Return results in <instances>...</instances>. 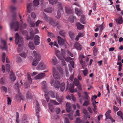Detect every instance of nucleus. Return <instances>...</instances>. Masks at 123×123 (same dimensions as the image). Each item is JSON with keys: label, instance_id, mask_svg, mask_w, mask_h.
<instances>
[{"label": "nucleus", "instance_id": "nucleus-19", "mask_svg": "<svg viewBox=\"0 0 123 123\" xmlns=\"http://www.w3.org/2000/svg\"><path fill=\"white\" fill-rule=\"evenodd\" d=\"M75 13L78 15L80 16L83 13V12L82 10H79L77 8H76L75 10Z\"/></svg>", "mask_w": 123, "mask_h": 123}, {"label": "nucleus", "instance_id": "nucleus-18", "mask_svg": "<svg viewBox=\"0 0 123 123\" xmlns=\"http://www.w3.org/2000/svg\"><path fill=\"white\" fill-rule=\"evenodd\" d=\"M16 99L19 101L21 100H23L24 97V96L21 95V94L18 93V94L16 95Z\"/></svg>", "mask_w": 123, "mask_h": 123}, {"label": "nucleus", "instance_id": "nucleus-61", "mask_svg": "<svg viewBox=\"0 0 123 123\" xmlns=\"http://www.w3.org/2000/svg\"><path fill=\"white\" fill-rule=\"evenodd\" d=\"M6 68L7 70L9 72L10 70V65L8 64H7L6 65Z\"/></svg>", "mask_w": 123, "mask_h": 123}, {"label": "nucleus", "instance_id": "nucleus-10", "mask_svg": "<svg viewBox=\"0 0 123 123\" xmlns=\"http://www.w3.org/2000/svg\"><path fill=\"white\" fill-rule=\"evenodd\" d=\"M40 37L37 35L35 36L34 39V42L35 45H37L39 44L40 42Z\"/></svg>", "mask_w": 123, "mask_h": 123}, {"label": "nucleus", "instance_id": "nucleus-57", "mask_svg": "<svg viewBox=\"0 0 123 123\" xmlns=\"http://www.w3.org/2000/svg\"><path fill=\"white\" fill-rule=\"evenodd\" d=\"M43 15L44 16V19L46 21H48V19L47 16L46 15L44 12H43Z\"/></svg>", "mask_w": 123, "mask_h": 123}, {"label": "nucleus", "instance_id": "nucleus-49", "mask_svg": "<svg viewBox=\"0 0 123 123\" xmlns=\"http://www.w3.org/2000/svg\"><path fill=\"white\" fill-rule=\"evenodd\" d=\"M31 30V31L30 32V36L31 37V38L32 39H33L34 37V34L33 30L32 29Z\"/></svg>", "mask_w": 123, "mask_h": 123}, {"label": "nucleus", "instance_id": "nucleus-1", "mask_svg": "<svg viewBox=\"0 0 123 123\" xmlns=\"http://www.w3.org/2000/svg\"><path fill=\"white\" fill-rule=\"evenodd\" d=\"M15 43L16 45L19 44L18 47V52H20L22 50V49L20 47L23 43V38L22 37H20L18 33H17L15 35Z\"/></svg>", "mask_w": 123, "mask_h": 123}, {"label": "nucleus", "instance_id": "nucleus-36", "mask_svg": "<svg viewBox=\"0 0 123 123\" xmlns=\"http://www.w3.org/2000/svg\"><path fill=\"white\" fill-rule=\"evenodd\" d=\"M73 83L76 86H78L79 84V80L77 79H74L73 82Z\"/></svg>", "mask_w": 123, "mask_h": 123}, {"label": "nucleus", "instance_id": "nucleus-44", "mask_svg": "<svg viewBox=\"0 0 123 123\" xmlns=\"http://www.w3.org/2000/svg\"><path fill=\"white\" fill-rule=\"evenodd\" d=\"M59 33L61 36L63 37H65V33L64 31L62 30L60 31L59 32Z\"/></svg>", "mask_w": 123, "mask_h": 123}, {"label": "nucleus", "instance_id": "nucleus-50", "mask_svg": "<svg viewBox=\"0 0 123 123\" xmlns=\"http://www.w3.org/2000/svg\"><path fill=\"white\" fill-rule=\"evenodd\" d=\"M56 25L58 29H60L62 27L61 25L60 24V22L58 21H57L56 22Z\"/></svg>", "mask_w": 123, "mask_h": 123}, {"label": "nucleus", "instance_id": "nucleus-39", "mask_svg": "<svg viewBox=\"0 0 123 123\" xmlns=\"http://www.w3.org/2000/svg\"><path fill=\"white\" fill-rule=\"evenodd\" d=\"M44 11L47 13H50L52 12V8L50 7L48 8L45 9L44 10Z\"/></svg>", "mask_w": 123, "mask_h": 123}, {"label": "nucleus", "instance_id": "nucleus-32", "mask_svg": "<svg viewBox=\"0 0 123 123\" xmlns=\"http://www.w3.org/2000/svg\"><path fill=\"white\" fill-rule=\"evenodd\" d=\"M60 90L62 92H63L65 88V84L64 83H62L60 84Z\"/></svg>", "mask_w": 123, "mask_h": 123}, {"label": "nucleus", "instance_id": "nucleus-14", "mask_svg": "<svg viewBox=\"0 0 123 123\" xmlns=\"http://www.w3.org/2000/svg\"><path fill=\"white\" fill-rule=\"evenodd\" d=\"M66 110L68 112H69L72 110V107L70 104L67 102L66 104Z\"/></svg>", "mask_w": 123, "mask_h": 123}, {"label": "nucleus", "instance_id": "nucleus-47", "mask_svg": "<svg viewBox=\"0 0 123 123\" xmlns=\"http://www.w3.org/2000/svg\"><path fill=\"white\" fill-rule=\"evenodd\" d=\"M57 5L59 8V9L61 10H62L63 9V8L60 2H57Z\"/></svg>", "mask_w": 123, "mask_h": 123}, {"label": "nucleus", "instance_id": "nucleus-8", "mask_svg": "<svg viewBox=\"0 0 123 123\" xmlns=\"http://www.w3.org/2000/svg\"><path fill=\"white\" fill-rule=\"evenodd\" d=\"M36 106L35 107L36 113L37 117L38 118L39 117V112L40 111L39 108V105L37 100L36 101Z\"/></svg>", "mask_w": 123, "mask_h": 123}, {"label": "nucleus", "instance_id": "nucleus-20", "mask_svg": "<svg viewBox=\"0 0 123 123\" xmlns=\"http://www.w3.org/2000/svg\"><path fill=\"white\" fill-rule=\"evenodd\" d=\"M33 97L31 95V92L30 91L27 92L26 96V98L27 99H31L33 98Z\"/></svg>", "mask_w": 123, "mask_h": 123}, {"label": "nucleus", "instance_id": "nucleus-52", "mask_svg": "<svg viewBox=\"0 0 123 123\" xmlns=\"http://www.w3.org/2000/svg\"><path fill=\"white\" fill-rule=\"evenodd\" d=\"M57 68L58 70L61 73H62V70L61 67L59 65H57Z\"/></svg>", "mask_w": 123, "mask_h": 123}, {"label": "nucleus", "instance_id": "nucleus-38", "mask_svg": "<svg viewBox=\"0 0 123 123\" xmlns=\"http://www.w3.org/2000/svg\"><path fill=\"white\" fill-rule=\"evenodd\" d=\"M80 22L82 23L85 24L84 16V15H81V18L80 19Z\"/></svg>", "mask_w": 123, "mask_h": 123}, {"label": "nucleus", "instance_id": "nucleus-51", "mask_svg": "<svg viewBox=\"0 0 123 123\" xmlns=\"http://www.w3.org/2000/svg\"><path fill=\"white\" fill-rule=\"evenodd\" d=\"M6 57V54L4 52L3 53L2 56V61L4 63L5 62Z\"/></svg>", "mask_w": 123, "mask_h": 123}, {"label": "nucleus", "instance_id": "nucleus-59", "mask_svg": "<svg viewBox=\"0 0 123 123\" xmlns=\"http://www.w3.org/2000/svg\"><path fill=\"white\" fill-rule=\"evenodd\" d=\"M61 52L62 54V56L63 58H64V56L65 55V51L63 49H61Z\"/></svg>", "mask_w": 123, "mask_h": 123}, {"label": "nucleus", "instance_id": "nucleus-46", "mask_svg": "<svg viewBox=\"0 0 123 123\" xmlns=\"http://www.w3.org/2000/svg\"><path fill=\"white\" fill-rule=\"evenodd\" d=\"M34 6H37L39 4V0H34L33 2Z\"/></svg>", "mask_w": 123, "mask_h": 123}, {"label": "nucleus", "instance_id": "nucleus-34", "mask_svg": "<svg viewBox=\"0 0 123 123\" xmlns=\"http://www.w3.org/2000/svg\"><path fill=\"white\" fill-rule=\"evenodd\" d=\"M66 10L67 13L72 14L73 13V10L70 8H66Z\"/></svg>", "mask_w": 123, "mask_h": 123}, {"label": "nucleus", "instance_id": "nucleus-63", "mask_svg": "<svg viewBox=\"0 0 123 123\" xmlns=\"http://www.w3.org/2000/svg\"><path fill=\"white\" fill-rule=\"evenodd\" d=\"M113 109L114 111L115 112L119 110V108L116 107L115 105H113Z\"/></svg>", "mask_w": 123, "mask_h": 123}, {"label": "nucleus", "instance_id": "nucleus-28", "mask_svg": "<svg viewBox=\"0 0 123 123\" xmlns=\"http://www.w3.org/2000/svg\"><path fill=\"white\" fill-rule=\"evenodd\" d=\"M68 33L71 39H73L75 37V35L74 32L72 31H70Z\"/></svg>", "mask_w": 123, "mask_h": 123}, {"label": "nucleus", "instance_id": "nucleus-23", "mask_svg": "<svg viewBox=\"0 0 123 123\" xmlns=\"http://www.w3.org/2000/svg\"><path fill=\"white\" fill-rule=\"evenodd\" d=\"M42 88L43 89V90L44 91L47 88L46 82L45 81H43L42 83Z\"/></svg>", "mask_w": 123, "mask_h": 123}, {"label": "nucleus", "instance_id": "nucleus-15", "mask_svg": "<svg viewBox=\"0 0 123 123\" xmlns=\"http://www.w3.org/2000/svg\"><path fill=\"white\" fill-rule=\"evenodd\" d=\"M74 47L78 50H80L81 47L80 44L78 42H76L74 45Z\"/></svg>", "mask_w": 123, "mask_h": 123}, {"label": "nucleus", "instance_id": "nucleus-60", "mask_svg": "<svg viewBox=\"0 0 123 123\" xmlns=\"http://www.w3.org/2000/svg\"><path fill=\"white\" fill-rule=\"evenodd\" d=\"M1 89L4 92H6L7 91V88L5 86H2L1 87Z\"/></svg>", "mask_w": 123, "mask_h": 123}, {"label": "nucleus", "instance_id": "nucleus-21", "mask_svg": "<svg viewBox=\"0 0 123 123\" xmlns=\"http://www.w3.org/2000/svg\"><path fill=\"white\" fill-rule=\"evenodd\" d=\"M76 26L77 27L78 29L81 30L84 28V26L80 24L79 22H77L76 24Z\"/></svg>", "mask_w": 123, "mask_h": 123}, {"label": "nucleus", "instance_id": "nucleus-43", "mask_svg": "<svg viewBox=\"0 0 123 123\" xmlns=\"http://www.w3.org/2000/svg\"><path fill=\"white\" fill-rule=\"evenodd\" d=\"M60 51L58 50H57L55 52V54L56 55L59 59H61L60 57H61L60 56Z\"/></svg>", "mask_w": 123, "mask_h": 123}, {"label": "nucleus", "instance_id": "nucleus-30", "mask_svg": "<svg viewBox=\"0 0 123 123\" xmlns=\"http://www.w3.org/2000/svg\"><path fill=\"white\" fill-rule=\"evenodd\" d=\"M48 105L50 110L51 112H53L54 109V107L50 103H49Z\"/></svg>", "mask_w": 123, "mask_h": 123}, {"label": "nucleus", "instance_id": "nucleus-33", "mask_svg": "<svg viewBox=\"0 0 123 123\" xmlns=\"http://www.w3.org/2000/svg\"><path fill=\"white\" fill-rule=\"evenodd\" d=\"M92 104L94 107V108L93 109V111L96 114H97V111H96L97 109V106L93 102Z\"/></svg>", "mask_w": 123, "mask_h": 123}, {"label": "nucleus", "instance_id": "nucleus-26", "mask_svg": "<svg viewBox=\"0 0 123 123\" xmlns=\"http://www.w3.org/2000/svg\"><path fill=\"white\" fill-rule=\"evenodd\" d=\"M22 123H27L28 122L27 120V118L25 115H24L23 116L22 121Z\"/></svg>", "mask_w": 123, "mask_h": 123}, {"label": "nucleus", "instance_id": "nucleus-17", "mask_svg": "<svg viewBox=\"0 0 123 123\" xmlns=\"http://www.w3.org/2000/svg\"><path fill=\"white\" fill-rule=\"evenodd\" d=\"M10 77L11 80L12 81H14L16 80V78L14 75L12 71H11L10 73Z\"/></svg>", "mask_w": 123, "mask_h": 123}, {"label": "nucleus", "instance_id": "nucleus-58", "mask_svg": "<svg viewBox=\"0 0 123 123\" xmlns=\"http://www.w3.org/2000/svg\"><path fill=\"white\" fill-rule=\"evenodd\" d=\"M69 118L71 120L73 119V114L72 113H70L68 115Z\"/></svg>", "mask_w": 123, "mask_h": 123}, {"label": "nucleus", "instance_id": "nucleus-4", "mask_svg": "<svg viewBox=\"0 0 123 123\" xmlns=\"http://www.w3.org/2000/svg\"><path fill=\"white\" fill-rule=\"evenodd\" d=\"M111 111L110 110H108L105 114V115L106 119H110L112 123L115 122V121L114 119L110 115V113H111Z\"/></svg>", "mask_w": 123, "mask_h": 123}, {"label": "nucleus", "instance_id": "nucleus-29", "mask_svg": "<svg viewBox=\"0 0 123 123\" xmlns=\"http://www.w3.org/2000/svg\"><path fill=\"white\" fill-rule=\"evenodd\" d=\"M84 121L81 120L79 117L76 118L75 122V123H84Z\"/></svg>", "mask_w": 123, "mask_h": 123}, {"label": "nucleus", "instance_id": "nucleus-3", "mask_svg": "<svg viewBox=\"0 0 123 123\" xmlns=\"http://www.w3.org/2000/svg\"><path fill=\"white\" fill-rule=\"evenodd\" d=\"M10 25L11 29H13L15 31H17L18 30L19 28V23L17 21L12 22Z\"/></svg>", "mask_w": 123, "mask_h": 123}, {"label": "nucleus", "instance_id": "nucleus-22", "mask_svg": "<svg viewBox=\"0 0 123 123\" xmlns=\"http://www.w3.org/2000/svg\"><path fill=\"white\" fill-rule=\"evenodd\" d=\"M54 86L55 88H59L60 87V82L58 80H56L55 84H54Z\"/></svg>", "mask_w": 123, "mask_h": 123}, {"label": "nucleus", "instance_id": "nucleus-42", "mask_svg": "<svg viewBox=\"0 0 123 123\" xmlns=\"http://www.w3.org/2000/svg\"><path fill=\"white\" fill-rule=\"evenodd\" d=\"M28 22L29 21V20L30 21V26L32 27H34L35 24V23L34 22H33L31 21V19L30 18L28 19Z\"/></svg>", "mask_w": 123, "mask_h": 123}, {"label": "nucleus", "instance_id": "nucleus-48", "mask_svg": "<svg viewBox=\"0 0 123 123\" xmlns=\"http://www.w3.org/2000/svg\"><path fill=\"white\" fill-rule=\"evenodd\" d=\"M61 17V15L60 11H57V15L56 16V18L59 19Z\"/></svg>", "mask_w": 123, "mask_h": 123}, {"label": "nucleus", "instance_id": "nucleus-55", "mask_svg": "<svg viewBox=\"0 0 123 123\" xmlns=\"http://www.w3.org/2000/svg\"><path fill=\"white\" fill-rule=\"evenodd\" d=\"M90 99V97L88 94L87 93L85 92V100Z\"/></svg>", "mask_w": 123, "mask_h": 123}, {"label": "nucleus", "instance_id": "nucleus-9", "mask_svg": "<svg viewBox=\"0 0 123 123\" xmlns=\"http://www.w3.org/2000/svg\"><path fill=\"white\" fill-rule=\"evenodd\" d=\"M79 61L81 65H82V68H85V61H83V59L85 58V56L84 55H80L79 56Z\"/></svg>", "mask_w": 123, "mask_h": 123}, {"label": "nucleus", "instance_id": "nucleus-16", "mask_svg": "<svg viewBox=\"0 0 123 123\" xmlns=\"http://www.w3.org/2000/svg\"><path fill=\"white\" fill-rule=\"evenodd\" d=\"M116 22L118 24H122L123 22V20L122 17L119 16L118 18L116 19Z\"/></svg>", "mask_w": 123, "mask_h": 123}, {"label": "nucleus", "instance_id": "nucleus-12", "mask_svg": "<svg viewBox=\"0 0 123 123\" xmlns=\"http://www.w3.org/2000/svg\"><path fill=\"white\" fill-rule=\"evenodd\" d=\"M45 76V73H42L38 74L34 78L35 79L37 80L43 78Z\"/></svg>", "mask_w": 123, "mask_h": 123}, {"label": "nucleus", "instance_id": "nucleus-31", "mask_svg": "<svg viewBox=\"0 0 123 123\" xmlns=\"http://www.w3.org/2000/svg\"><path fill=\"white\" fill-rule=\"evenodd\" d=\"M74 87V86L73 84H69V88L68 90L70 91V92H73V91Z\"/></svg>", "mask_w": 123, "mask_h": 123}, {"label": "nucleus", "instance_id": "nucleus-53", "mask_svg": "<svg viewBox=\"0 0 123 123\" xmlns=\"http://www.w3.org/2000/svg\"><path fill=\"white\" fill-rule=\"evenodd\" d=\"M85 100V106H87L90 104V99Z\"/></svg>", "mask_w": 123, "mask_h": 123}, {"label": "nucleus", "instance_id": "nucleus-7", "mask_svg": "<svg viewBox=\"0 0 123 123\" xmlns=\"http://www.w3.org/2000/svg\"><path fill=\"white\" fill-rule=\"evenodd\" d=\"M58 42L59 45H62L63 44L65 45L66 43H67L66 40L63 39L61 37L58 36Z\"/></svg>", "mask_w": 123, "mask_h": 123}, {"label": "nucleus", "instance_id": "nucleus-6", "mask_svg": "<svg viewBox=\"0 0 123 123\" xmlns=\"http://www.w3.org/2000/svg\"><path fill=\"white\" fill-rule=\"evenodd\" d=\"M47 68L46 66L43 63L41 62L37 67V68L38 70H43Z\"/></svg>", "mask_w": 123, "mask_h": 123}, {"label": "nucleus", "instance_id": "nucleus-25", "mask_svg": "<svg viewBox=\"0 0 123 123\" xmlns=\"http://www.w3.org/2000/svg\"><path fill=\"white\" fill-rule=\"evenodd\" d=\"M49 23L53 27H55L56 26L55 22L51 18L49 19Z\"/></svg>", "mask_w": 123, "mask_h": 123}, {"label": "nucleus", "instance_id": "nucleus-11", "mask_svg": "<svg viewBox=\"0 0 123 123\" xmlns=\"http://www.w3.org/2000/svg\"><path fill=\"white\" fill-rule=\"evenodd\" d=\"M1 43L3 44V46L2 47L1 45L0 46L1 48L3 50L5 49L7 51V47L6 42L4 40H2L1 41Z\"/></svg>", "mask_w": 123, "mask_h": 123}, {"label": "nucleus", "instance_id": "nucleus-13", "mask_svg": "<svg viewBox=\"0 0 123 123\" xmlns=\"http://www.w3.org/2000/svg\"><path fill=\"white\" fill-rule=\"evenodd\" d=\"M55 98L57 101L61 103L63 102V97L62 96L60 97L58 94H56V95Z\"/></svg>", "mask_w": 123, "mask_h": 123}, {"label": "nucleus", "instance_id": "nucleus-37", "mask_svg": "<svg viewBox=\"0 0 123 123\" xmlns=\"http://www.w3.org/2000/svg\"><path fill=\"white\" fill-rule=\"evenodd\" d=\"M117 114L123 120V114L121 111H119L117 113Z\"/></svg>", "mask_w": 123, "mask_h": 123}, {"label": "nucleus", "instance_id": "nucleus-5", "mask_svg": "<svg viewBox=\"0 0 123 123\" xmlns=\"http://www.w3.org/2000/svg\"><path fill=\"white\" fill-rule=\"evenodd\" d=\"M53 74L54 77L55 79H59L60 76L59 73L56 71L55 68L53 67L52 68Z\"/></svg>", "mask_w": 123, "mask_h": 123}, {"label": "nucleus", "instance_id": "nucleus-35", "mask_svg": "<svg viewBox=\"0 0 123 123\" xmlns=\"http://www.w3.org/2000/svg\"><path fill=\"white\" fill-rule=\"evenodd\" d=\"M52 63L54 65H56L57 63V61L56 58L55 57H54L52 59Z\"/></svg>", "mask_w": 123, "mask_h": 123}, {"label": "nucleus", "instance_id": "nucleus-24", "mask_svg": "<svg viewBox=\"0 0 123 123\" xmlns=\"http://www.w3.org/2000/svg\"><path fill=\"white\" fill-rule=\"evenodd\" d=\"M76 18L75 17H74L73 15L70 16L69 18V20L72 23H73L74 22V20H76Z\"/></svg>", "mask_w": 123, "mask_h": 123}, {"label": "nucleus", "instance_id": "nucleus-56", "mask_svg": "<svg viewBox=\"0 0 123 123\" xmlns=\"http://www.w3.org/2000/svg\"><path fill=\"white\" fill-rule=\"evenodd\" d=\"M20 55L22 57L25 58L26 56V53L24 52H22L20 54Z\"/></svg>", "mask_w": 123, "mask_h": 123}, {"label": "nucleus", "instance_id": "nucleus-45", "mask_svg": "<svg viewBox=\"0 0 123 123\" xmlns=\"http://www.w3.org/2000/svg\"><path fill=\"white\" fill-rule=\"evenodd\" d=\"M117 65H119L118 66V69L119 71H121L122 70V64L121 62H120L117 63Z\"/></svg>", "mask_w": 123, "mask_h": 123}, {"label": "nucleus", "instance_id": "nucleus-62", "mask_svg": "<svg viewBox=\"0 0 123 123\" xmlns=\"http://www.w3.org/2000/svg\"><path fill=\"white\" fill-rule=\"evenodd\" d=\"M98 50L96 48H94L93 51V53L94 55L95 56H96L97 55Z\"/></svg>", "mask_w": 123, "mask_h": 123}, {"label": "nucleus", "instance_id": "nucleus-2", "mask_svg": "<svg viewBox=\"0 0 123 123\" xmlns=\"http://www.w3.org/2000/svg\"><path fill=\"white\" fill-rule=\"evenodd\" d=\"M33 53L36 59L33 60L32 65L33 66H35L41 60L40 56V55L38 53H37L35 51H34Z\"/></svg>", "mask_w": 123, "mask_h": 123}, {"label": "nucleus", "instance_id": "nucleus-54", "mask_svg": "<svg viewBox=\"0 0 123 123\" xmlns=\"http://www.w3.org/2000/svg\"><path fill=\"white\" fill-rule=\"evenodd\" d=\"M22 61V59L21 57L19 56L17 57L16 62L18 63L21 62Z\"/></svg>", "mask_w": 123, "mask_h": 123}, {"label": "nucleus", "instance_id": "nucleus-41", "mask_svg": "<svg viewBox=\"0 0 123 123\" xmlns=\"http://www.w3.org/2000/svg\"><path fill=\"white\" fill-rule=\"evenodd\" d=\"M49 3L52 5L55 4L57 3V0H48Z\"/></svg>", "mask_w": 123, "mask_h": 123}, {"label": "nucleus", "instance_id": "nucleus-64", "mask_svg": "<svg viewBox=\"0 0 123 123\" xmlns=\"http://www.w3.org/2000/svg\"><path fill=\"white\" fill-rule=\"evenodd\" d=\"M12 18L13 20H15L16 19V13H13L12 15Z\"/></svg>", "mask_w": 123, "mask_h": 123}, {"label": "nucleus", "instance_id": "nucleus-40", "mask_svg": "<svg viewBox=\"0 0 123 123\" xmlns=\"http://www.w3.org/2000/svg\"><path fill=\"white\" fill-rule=\"evenodd\" d=\"M32 5V4L29 3L27 5V9L28 12L30 13L31 11V7Z\"/></svg>", "mask_w": 123, "mask_h": 123}, {"label": "nucleus", "instance_id": "nucleus-27", "mask_svg": "<svg viewBox=\"0 0 123 123\" xmlns=\"http://www.w3.org/2000/svg\"><path fill=\"white\" fill-rule=\"evenodd\" d=\"M28 46L29 48L32 50H33L35 49V46L32 42H30L29 43Z\"/></svg>", "mask_w": 123, "mask_h": 123}]
</instances>
